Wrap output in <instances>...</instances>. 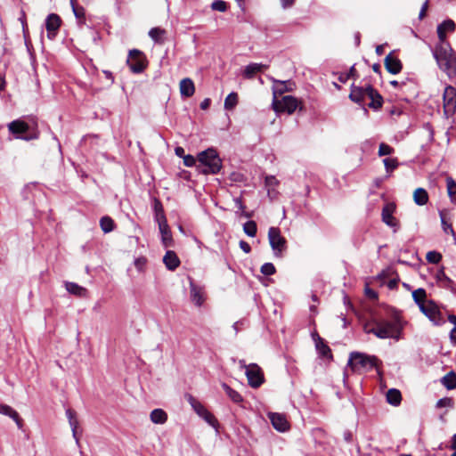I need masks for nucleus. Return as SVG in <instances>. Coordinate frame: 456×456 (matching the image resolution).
Returning a JSON list of instances; mask_svg holds the SVG:
<instances>
[{"instance_id":"obj_39","label":"nucleus","mask_w":456,"mask_h":456,"mask_svg":"<svg viewBox=\"0 0 456 456\" xmlns=\"http://www.w3.org/2000/svg\"><path fill=\"white\" fill-rule=\"evenodd\" d=\"M221 388L224 392V395L230 399H236L238 396H240L235 390H233L225 383L221 384Z\"/></svg>"},{"instance_id":"obj_55","label":"nucleus","mask_w":456,"mask_h":456,"mask_svg":"<svg viewBox=\"0 0 456 456\" xmlns=\"http://www.w3.org/2000/svg\"><path fill=\"white\" fill-rule=\"evenodd\" d=\"M365 293H366L367 297L371 299L378 298V293L370 288H366Z\"/></svg>"},{"instance_id":"obj_18","label":"nucleus","mask_w":456,"mask_h":456,"mask_svg":"<svg viewBox=\"0 0 456 456\" xmlns=\"http://www.w3.org/2000/svg\"><path fill=\"white\" fill-rule=\"evenodd\" d=\"M394 208L392 206H385L382 209V221L388 226L395 228V232L398 228V222L393 216Z\"/></svg>"},{"instance_id":"obj_15","label":"nucleus","mask_w":456,"mask_h":456,"mask_svg":"<svg viewBox=\"0 0 456 456\" xmlns=\"http://www.w3.org/2000/svg\"><path fill=\"white\" fill-rule=\"evenodd\" d=\"M385 67L389 73L395 75L401 72L403 64L396 56L390 53L385 58Z\"/></svg>"},{"instance_id":"obj_62","label":"nucleus","mask_w":456,"mask_h":456,"mask_svg":"<svg viewBox=\"0 0 456 456\" xmlns=\"http://www.w3.org/2000/svg\"><path fill=\"white\" fill-rule=\"evenodd\" d=\"M350 74H341L338 77L339 81L342 83L346 82L347 79H349Z\"/></svg>"},{"instance_id":"obj_20","label":"nucleus","mask_w":456,"mask_h":456,"mask_svg":"<svg viewBox=\"0 0 456 456\" xmlns=\"http://www.w3.org/2000/svg\"><path fill=\"white\" fill-rule=\"evenodd\" d=\"M159 232L161 234V240L165 247H171L173 243L172 233L167 222L160 223L158 224Z\"/></svg>"},{"instance_id":"obj_1","label":"nucleus","mask_w":456,"mask_h":456,"mask_svg":"<svg viewBox=\"0 0 456 456\" xmlns=\"http://www.w3.org/2000/svg\"><path fill=\"white\" fill-rule=\"evenodd\" d=\"M403 329V324L399 316H395L394 321L375 318L363 325V330L367 334H373L381 339L394 338L396 341L401 339Z\"/></svg>"},{"instance_id":"obj_38","label":"nucleus","mask_w":456,"mask_h":456,"mask_svg":"<svg viewBox=\"0 0 456 456\" xmlns=\"http://www.w3.org/2000/svg\"><path fill=\"white\" fill-rule=\"evenodd\" d=\"M395 150L393 147H391L390 145L385 143V142H381L379 144V156L382 157V156H387V155H390L392 153H394Z\"/></svg>"},{"instance_id":"obj_26","label":"nucleus","mask_w":456,"mask_h":456,"mask_svg":"<svg viewBox=\"0 0 456 456\" xmlns=\"http://www.w3.org/2000/svg\"><path fill=\"white\" fill-rule=\"evenodd\" d=\"M315 347L319 354L323 357H332L330 346L325 344L324 340L316 334Z\"/></svg>"},{"instance_id":"obj_17","label":"nucleus","mask_w":456,"mask_h":456,"mask_svg":"<svg viewBox=\"0 0 456 456\" xmlns=\"http://www.w3.org/2000/svg\"><path fill=\"white\" fill-rule=\"evenodd\" d=\"M292 83L288 81L273 80V99H278V96L282 95L285 92L292 91Z\"/></svg>"},{"instance_id":"obj_25","label":"nucleus","mask_w":456,"mask_h":456,"mask_svg":"<svg viewBox=\"0 0 456 456\" xmlns=\"http://www.w3.org/2000/svg\"><path fill=\"white\" fill-rule=\"evenodd\" d=\"M153 210L154 219L158 223V224L160 223L167 222L164 213L162 203L158 199L154 200Z\"/></svg>"},{"instance_id":"obj_22","label":"nucleus","mask_w":456,"mask_h":456,"mask_svg":"<svg viewBox=\"0 0 456 456\" xmlns=\"http://www.w3.org/2000/svg\"><path fill=\"white\" fill-rule=\"evenodd\" d=\"M268 66L262 63H249L245 67V69L243 71V76L246 78H252L255 74L263 71Z\"/></svg>"},{"instance_id":"obj_40","label":"nucleus","mask_w":456,"mask_h":456,"mask_svg":"<svg viewBox=\"0 0 456 456\" xmlns=\"http://www.w3.org/2000/svg\"><path fill=\"white\" fill-rule=\"evenodd\" d=\"M447 192L452 198L456 194V183L452 177L446 178Z\"/></svg>"},{"instance_id":"obj_10","label":"nucleus","mask_w":456,"mask_h":456,"mask_svg":"<svg viewBox=\"0 0 456 456\" xmlns=\"http://www.w3.org/2000/svg\"><path fill=\"white\" fill-rule=\"evenodd\" d=\"M126 63L133 73L138 74L146 68V59L142 52L137 49L129 51Z\"/></svg>"},{"instance_id":"obj_37","label":"nucleus","mask_w":456,"mask_h":456,"mask_svg":"<svg viewBox=\"0 0 456 456\" xmlns=\"http://www.w3.org/2000/svg\"><path fill=\"white\" fill-rule=\"evenodd\" d=\"M426 259L428 263L438 264L442 259V255L436 251H428Z\"/></svg>"},{"instance_id":"obj_50","label":"nucleus","mask_w":456,"mask_h":456,"mask_svg":"<svg viewBox=\"0 0 456 456\" xmlns=\"http://www.w3.org/2000/svg\"><path fill=\"white\" fill-rule=\"evenodd\" d=\"M72 11L76 18L81 19L85 17V9L82 6H73Z\"/></svg>"},{"instance_id":"obj_2","label":"nucleus","mask_w":456,"mask_h":456,"mask_svg":"<svg viewBox=\"0 0 456 456\" xmlns=\"http://www.w3.org/2000/svg\"><path fill=\"white\" fill-rule=\"evenodd\" d=\"M349 98L352 102L364 107L365 99H370L368 106L375 110H379L382 107L383 97L381 94L373 88L372 86L368 85L365 86H357L354 84L351 86V91Z\"/></svg>"},{"instance_id":"obj_51","label":"nucleus","mask_w":456,"mask_h":456,"mask_svg":"<svg viewBox=\"0 0 456 456\" xmlns=\"http://www.w3.org/2000/svg\"><path fill=\"white\" fill-rule=\"evenodd\" d=\"M437 278L440 280V281H446L447 283L451 284L452 283V280L451 278H449L445 273L442 270L441 272H439V273L437 274Z\"/></svg>"},{"instance_id":"obj_24","label":"nucleus","mask_w":456,"mask_h":456,"mask_svg":"<svg viewBox=\"0 0 456 456\" xmlns=\"http://www.w3.org/2000/svg\"><path fill=\"white\" fill-rule=\"evenodd\" d=\"M65 289L67 291L72 295L78 296V297H85L86 295V289L78 285L76 282L71 281H66L65 282Z\"/></svg>"},{"instance_id":"obj_33","label":"nucleus","mask_w":456,"mask_h":456,"mask_svg":"<svg viewBox=\"0 0 456 456\" xmlns=\"http://www.w3.org/2000/svg\"><path fill=\"white\" fill-rule=\"evenodd\" d=\"M412 297H413L414 302L419 307L420 305H423V304L426 303V297H427L426 290L424 289H421V288H419L418 289H415L412 292Z\"/></svg>"},{"instance_id":"obj_58","label":"nucleus","mask_w":456,"mask_h":456,"mask_svg":"<svg viewBox=\"0 0 456 456\" xmlns=\"http://www.w3.org/2000/svg\"><path fill=\"white\" fill-rule=\"evenodd\" d=\"M231 180L233 182H240L242 180V175L239 173H232L231 175Z\"/></svg>"},{"instance_id":"obj_42","label":"nucleus","mask_w":456,"mask_h":456,"mask_svg":"<svg viewBox=\"0 0 456 456\" xmlns=\"http://www.w3.org/2000/svg\"><path fill=\"white\" fill-rule=\"evenodd\" d=\"M276 272L275 266L272 263H265L261 266V273L264 275L270 276Z\"/></svg>"},{"instance_id":"obj_36","label":"nucleus","mask_w":456,"mask_h":456,"mask_svg":"<svg viewBox=\"0 0 456 456\" xmlns=\"http://www.w3.org/2000/svg\"><path fill=\"white\" fill-rule=\"evenodd\" d=\"M387 173H391L397 168L399 163L397 159L387 158L383 159Z\"/></svg>"},{"instance_id":"obj_57","label":"nucleus","mask_w":456,"mask_h":456,"mask_svg":"<svg viewBox=\"0 0 456 456\" xmlns=\"http://www.w3.org/2000/svg\"><path fill=\"white\" fill-rule=\"evenodd\" d=\"M190 403H191V407L194 410V411L198 415H200V401L193 400V401H190Z\"/></svg>"},{"instance_id":"obj_27","label":"nucleus","mask_w":456,"mask_h":456,"mask_svg":"<svg viewBox=\"0 0 456 456\" xmlns=\"http://www.w3.org/2000/svg\"><path fill=\"white\" fill-rule=\"evenodd\" d=\"M201 419H203L211 428H214L216 434H218L219 423L216 418L206 409L201 407Z\"/></svg>"},{"instance_id":"obj_47","label":"nucleus","mask_w":456,"mask_h":456,"mask_svg":"<svg viewBox=\"0 0 456 456\" xmlns=\"http://www.w3.org/2000/svg\"><path fill=\"white\" fill-rule=\"evenodd\" d=\"M196 159H200V152H198L195 157L191 155L184 156L183 163L186 167H192L196 162Z\"/></svg>"},{"instance_id":"obj_59","label":"nucleus","mask_w":456,"mask_h":456,"mask_svg":"<svg viewBox=\"0 0 456 456\" xmlns=\"http://www.w3.org/2000/svg\"><path fill=\"white\" fill-rule=\"evenodd\" d=\"M451 342L456 346V327H454L450 332Z\"/></svg>"},{"instance_id":"obj_14","label":"nucleus","mask_w":456,"mask_h":456,"mask_svg":"<svg viewBox=\"0 0 456 456\" xmlns=\"http://www.w3.org/2000/svg\"><path fill=\"white\" fill-rule=\"evenodd\" d=\"M420 312L425 314L431 322L436 324L439 323L440 320V312L437 309L436 304L429 300L419 306Z\"/></svg>"},{"instance_id":"obj_7","label":"nucleus","mask_w":456,"mask_h":456,"mask_svg":"<svg viewBox=\"0 0 456 456\" xmlns=\"http://www.w3.org/2000/svg\"><path fill=\"white\" fill-rule=\"evenodd\" d=\"M268 240L273 254L277 257H281L287 250V240L281 235L277 227H270L268 230Z\"/></svg>"},{"instance_id":"obj_16","label":"nucleus","mask_w":456,"mask_h":456,"mask_svg":"<svg viewBox=\"0 0 456 456\" xmlns=\"http://www.w3.org/2000/svg\"><path fill=\"white\" fill-rule=\"evenodd\" d=\"M66 416L71 428L72 436L74 437L76 444L79 445V437L77 436V428L79 422L77 417V412L71 408L68 407L66 409Z\"/></svg>"},{"instance_id":"obj_56","label":"nucleus","mask_w":456,"mask_h":456,"mask_svg":"<svg viewBox=\"0 0 456 456\" xmlns=\"http://www.w3.org/2000/svg\"><path fill=\"white\" fill-rule=\"evenodd\" d=\"M234 202H235V205L236 207L240 209L241 211H244L245 209V205L241 200V198H235L234 199Z\"/></svg>"},{"instance_id":"obj_12","label":"nucleus","mask_w":456,"mask_h":456,"mask_svg":"<svg viewBox=\"0 0 456 456\" xmlns=\"http://www.w3.org/2000/svg\"><path fill=\"white\" fill-rule=\"evenodd\" d=\"M61 24V20L58 14L50 13L45 19V28L49 39H53Z\"/></svg>"},{"instance_id":"obj_8","label":"nucleus","mask_w":456,"mask_h":456,"mask_svg":"<svg viewBox=\"0 0 456 456\" xmlns=\"http://www.w3.org/2000/svg\"><path fill=\"white\" fill-rule=\"evenodd\" d=\"M240 364L241 368L245 369V374L250 387L256 388L264 383V372L256 363L246 364L245 361H240Z\"/></svg>"},{"instance_id":"obj_43","label":"nucleus","mask_w":456,"mask_h":456,"mask_svg":"<svg viewBox=\"0 0 456 456\" xmlns=\"http://www.w3.org/2000/svg\"><path fill=\"white\" fill-rule=\"evenodd\" d=\"M211 8L214 11H218V12H223L227 10V4H226V2H224L223 0H215L211 4Z\"/></svg>"},{"instance_id":"obj_54","label":"nucleus","mask_w":456,"mask_h":456,"mask_svg":"<svg viewBox=\"0 0 456 456\" xmlns=\"http://www.w3.org/2000/svg\"><path fill=\"white\" fill-rule=\"evenodd\" d=\"M267 195L273 200L277 198L278 191L275 190V188H267Z\"/></svg>"},{"instance_id":"obj_21","label":"nucleus","mask_w":456,"mask_h":456,"mask_svg":"<svg viewBox=\"0 0 456 456\" xmlns=\"http://www.w3.org/2000/svg\"><path fill=\"white\" fill-rule=\"evenodd\" d=\"M0 413L12 418L19 428H22V419L20 418L19 413L7 404H0Z\"/></svg>"},{"instance_id":"obj_48","label":"nucleus","mask_w":456,"mask_h":456,"mask_svg":"<svg viewBox=\"0 0 456 456\" xmlns=\"http://www.w3.org/2000/svg\"><path fill=\"white\" fill-rule=\"evenodd\" d=\"M437 36L439 38V42L437 45L449 44L446 41V32L442 28V27L437 26Z\"/></svg>"},{"instance_id":"obj_30","label":"nucleus","mask_w":456,"mask_h":456,"mask_svg":"<svg viewBox=\"0 0 456 456\" xmlns=\"http://www.w3.org/2000/svg\"><path fill=\"white\" fill-rule=\"evenodd\" d=\"M190 286H191V300L194 304L195 306H200V289L194 283L193 280L191 277H188Z\"/></svg>"},{"instance_id":"obj_46","label":"nucleus","mask_w":456,"mask_h":456,"mask_svg":"<svg viewBox=\"0 0 456 456\" xmlns=\"http://www.w3.org/2000/svg\"><path fill=\"white\" fill-rule=\"evenodd\" d=\"M386 399H402L401 392L396 388H391L387 392Z\"/></svg>"},{"instance_id":"obj_49","label":"nucleus","mask_w":456,"mask_h":456,"mask_svg":"<svg viewBox=\"0 0 456 456\" xmlns=\"http://www.w3.org/2000/svg\"><path fill=\"white\" fill-rule=\"evenodd\" d=\"M146 258L145 257H138L134 260V266L138 271H142L145 265H146Z\"/></svg>"},{"instance_id":"obj_23","label":"nucleus","mask_w":456,"mask_h":456,"mask_svg":"<svg viewBox=\"0 0 456 456\" xmlns=\"http://www.w3.org/2000/svg\"><path fill=\"white\" fill-rule=\"evenodd\" d=\"M195 92V86L191 79L183 78L180 82V93L183 97H191Z\"/></svg>"},{"instance_id":"obj_3","label":"nucleus","mask_w":456,"mask_h":456,"mask_svg":"<svg viewBox=\"0 0 456 456\" xmlns=\"http://www.w3.org/2000/svg\"><path fill=\"white\" fill-rule=\"evenodd\" d=\"M432 53L441 70L449 77L456 76V56L450 44L436 45Z\"/></svg>"},{"instance_id":"obj_45","label":"nucleus","mask_w":456,"mask_h":456,"mask_svg":"<svg viewBox=\"0 0 456 456\" xmlns=\"http://www.w3.org/2000/svg\"><path fill=\"white\" fill-rule=\"evenodd\" d=\"M266 188H275L279 184V181L273 175H267L265 179Z\"/></svg>"},{"instance_id":"obj_9","label":"nucleus","mask_w":456,"mask_h":456,"mask_svg":"<svg viewBox=\"0 0 456 456\" xmlns=\"http://www.w3.org/2000/svg\"><path fill=\"white\" fill-rule=\"evenodd\" d=\"M275 112H287L292 114L298 106V100L291 95L282 96L281 99H273L272 102Z\"/></svg>"},{"instance_id":"obj_31","label":"nucleus","mask_w":456,"mask_h":456,"mask_svg":"<svg viewBox=\"0 0 456 456\" xmlns=\"http://www.w3.org/2000/svg\"><path fill=\"white\" fill-rule=\"evenodd\" d=\"M100 226L103 232L108 233L114 230L115 223L111 217L105 216L100 219Z\"/></svg>"},{"instance_id":"obj_19","label":"nucleus","mask_w":456,"mask_h":456,"mask_svg":"<svg viewBox=\"0 0 456 456\" xmlns=\"http://www.w3.org/2000/svg\"><path fill=\"white\" fill-rule=\"evenodd\" d=\"M163 262L166 267L170 271H175L180 265V260L172 250H167L163 257Z\"/></svg>"},{"instance_id":"obj_41","label":"nucleus","mask_w":456,"mask_h":456,"mask_svg":"<svg viewBox=\"0 0 456 456\" xmlns=\"http://www.w3.org/2000/svg\"><path fill=\"white\" fill-rule=\"evenodd\" d=\"M164 32L165 31L163 29L159 28H152L149 31V36L155 42H159L160 41V37L163 36Z\"/></svg>"},{"instance_id":"obj_61","label":"nucleus","mask_w":456,"mask_h":456,"mask_svg":"<svg viewBox=\"0 0 456 456\" xmlns=\"http://www.w3.org/2000/svg\"><path fill=\"white\" fill-rule=\"evenodd\" d=\"M175 151L177 156L184 157V150L182 147H176Z\"/></svg>"},{"instance_id":"obj_64","label":"nucleus","mask_w":456,"mask_h":456,"mask_svg":"<svg viewBox=\"0 0 456 456\" xmlns=\"http://www.w3.org/2000/svg\"><path fill=\"white\" fill-rule=\"evenodd\" d=\"M452 450H456V434L452 438V444L450 446Z\"/></svg>"},{"instance_id":"obj_5","label":"nucleus","mask_w":456,"mask_h":456,"mask_svg":"<svg viewBox=\"0 0 456 456\" xmlns=\"http://www.w3.org/2000/svg\"><path fill=\"white\" fill-rule=\"evenodd\" d=\"M223 167V161L215 148L201 151V174H218Z\"/></svg>"},{"instance_id":"obj_44","label":"nucleus","mask_w":456,"mask_h":456,"mask_svg":"<svg viewBox=\"0 0 456 456\" xmlns=\"http://www.w3.org/2000/svg\"><path fill=\"white\" fill-rule=\"evenodd\" d=\"M439 27H442V28L445 32H452L455 29V22L452 20H446L443 21L441 24L438 25Z\"/></svg>"},{"instance_id":"obj_29","label":"nucleus","mask_w":456,"mask_h":456,"mask_svg":"<svg viewBox=\"0 0 456 456\" xmlns=\"http://www.w3.org/2000/svg\"><path fill=\"white\" fill-rule=\"evenodd\" d=\"M414 202L419 206H424L428 201V191L423 188H418L413 193Z\"/></svg>"},{"instance_id":"obj_52","label":"nucleus","mask_w":456,"mask_h":456,"mask_svg":"<svg viewBox=\"0 0 456 456\" xmlns=\"http://www.w3.org/2000/svg\"><path fill=\"white\" fill-rule=\"evenodd\" d=\"M240 248L245 252V253H249L251 251V247L250 245L247 242V241H244V240H240Z\"/></svg>"},{"instance_id":"obj_11","label":"nucleus","mask_w":456,"mask_h":456,"mask_svg":"<svg viewBox=\"0 0 456 456\" xmlns=\"http://www.w3.org/2000/svg\"><path fill=\"white\" fill-rule=\"evenodd\" d=\"M443 98L445 114L451 115L454 113L456 110V89L452 86H446Z\"/></svg>"},{"instance_id":"obj_13","label":"nucleus","mask_w":456,"mask_h":456,"mask_svg":"<svg viewBox=\"0 0 456 456\" xmlns=\"http://www.w3.org/2000/svg\"><path fill=\"white\" fill-rule=\"evenodd\" d=\"M268 418L273 427L279 432H286L289 429V423L284 414L269 412Z\"/></svg>"},{"instance_id":"obj_34","label":"nucleus","mask_w":456,"mask_h":456,"mask_svg":"<svg viewBox=\"0 0 456 456\" xmlns=\"http://www.w3.org/2000/svg\"><path fill=\"white\" fill-rule=\"evenodd\" d=\"M238 103V94L236 93L229 94L224 100V109L231 110H232Z\"/></svg>"},{"instance_id":"obj_60","label":"nucleus","mask_w":456,"mask_h":456,"mask_svg":"<svg viewBox=\"0 0 456 456\" xmlns=\"http://www.w3.org/2000/svg\"><path fill=\"white\" fill-rule=\"evenodd\" d=\"M295 0H281L283 8L290 7L294 4Z\"/></svg>"},{"instance_id":"obj_4","label":"nucleus","mask_w":456,"mask_h":456,"mask_svg":"<svg viewBox=\"0 0 456 456\" xmlns=\"http://www.w3.org/2000/svg\"><path fill=\"white\" fill-rule=\"evenodd\" d=\"M8 129L16 139L30 141L38 138V131L36 123H28L21 119H16L8 124Z\"/></svg>"},{"instance_id":"obj_63","label":"nucleus","mask_w":456,"mask_h":456,"mask_svg":"<svg viewBox=\"0 0 456 456\" xmlns=\"http://www.w3.org/2000/svg\"><path fill=\"white\" fill-rule=\"evenodd\" d=\"M448 321L456 327V315L455 314H450L448 316Z\"/></svg>"},{"instance_id":"obj_53","label":"nucleus","mask_w":456,"mask_h":456,"mask_svg":"<svg viewBox=\"0 0 456 456\" xmlns=\"http://www.w3.org/2000/svg\"><path fill=\"white\" fill-rule=\"evenodd\" d=\"M428 8V0H426V2L423 4V5L420 9L419 14V18L420 20H422L426 16V12H427Z\"/></svg>"},{"instance_id":"obj_28","label":"nucleus","mask_w":456,"mask_h":456,"mask_svg":"<svg viewBox=\"0 0 456 456\" xmlns=\"http://www.w3.org/2000/svg\"><path fill=\"white\" fill-rule=\"evenodd\" d=\"M150 419L155 424H164L167 419V414L164 410L158 408L151 412Z\"/></svg>"},{"instance_id":"obj_6","label":"nucleus","mask_w":456,"mask_h":456,"mask_svg":"<svg viewBox=\"0 0 456 456\" xmlns=\"http://www.w3.org/2000/svg\"><path fill=\"white\" fill-rule=\"evenodd\" d=\"M378 358L363 353L353 352L348 359V365L354 371L366 372L377 366Z\"/></svg>"},{"instance_id":"obj_32","label":"nucleus","mask_w":456,"mask_h":456,"mask_svg":"<svg viewBox=\"0 0 456 456\" xmlns=\"http://www.w3.org/2000/svg\"><path fill=\"white\" fill-rule=\"evenodd\" d=\"M442 384L448 389L456 387V374L453 371L449 372L441 379Z\"/></svg>"},{"instance_id":"obj_35","label":"nucleus","mask_w":456,"mask_h":456,"mask_svg":"<svg viewBox=\"0 0 456 456\" xmlns=\"http://www.w3.org/2000/svg\"><path fill=\"white\" fill-rule=\"evenodd\" d=\"M244 232L249 237H255L257 232L256 224L255 221H248L243 225Z\"/></svg>"}]
</instances>
